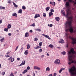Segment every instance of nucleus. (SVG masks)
I'll use <instances>...</instances> for the list:
<instances>
[{
    "mask_svg": "<svg viewBox=\"0 0 76 76\" xmlns=\"http://www.w3.org/2000/svg\"><path fill=\"white\" fill-rule=\"evenodd\" d=\"M66 8L67 9V14L66 15V18H67L68 19H69L70 21L67 22L66 23V26H71V24L72 23V20H73V16H71L70 17L69 15H70V13L69 11L70 10V9L69 8V2H66V4H65Z\"/></svg>",
    "mask_w": 76,
    "mask_h": 76,
    "instance_id": "f257e3e1",
    "label": "nucleus"
},
{
    "mask_svg": "<svg viewBox=\"0 0 76 76\" xmlns=\"http://www.w3.org/2000/svg\"><path fill=\"white\" fill-rule=\"evenodd\" d=\"M75 70H76V68H75V66L72 67L69 69V72L72 75H76V72H74Z\"/></svg>",
    "mask_w": 76,
    "mask_h": 76,
    "instance_id": "f03ea898",
    "label": "nucleus"
},
{
    "mask_svg": "<svg viewBox=\"0 0 76 76\" xmlns=\"http://www.w3.org/2000/svg\"><path fill=\"white\" fill-rule=\"evenodd\" d=\"M54 63L55 64H59L60 63V60L59 59H56L54 61Z\"/></svg>",
    "mask_w": 76,
    "mask_h": 76,
    "instance_id": "7ed1b4c3",
    "label": "nucleus"
},
{
    "mask_svg": "<svg viewBox=\"0 0 76 76\" xmlns=\"http://www.w3.org/2000/svg\"><path fill=\"white\" fill-rule=\"evenodd\" d=\"M25 61L24 60L22 61L21 64L19 65V66H23V65H25Z\"/></svg>",
    "mask_w": 76,
    "mask_h": 76,
    "instance_id": "20e7f679",
    "label": "nucleus"
},
{
    "mask_svg": "<svg viewBox=\"0 0 76 76\" xmlns=\"http://www.w3.org/2000/svg\"><path fill=\"white\" fill-rule=\"evenodd\" d=\"M42 35L44 37H46V38H48V39H51V38H50V37H49V36L47 35L42 34Z\"/></svg>",
    "mask_w": 76,
    "mask_h": 76,
    "instance_id": "39448f33",
    "label": "nucleus"
},
{
    "mask_svg": "<svg viewBox=\"0 0 76 76\" xmlns=\"http://www.w3.org/2000/svg\"><path fill=\"white\" fill-rule=\"evenodd\" d=\"M69 61H71L72 60V56L71 55H69Z\"/></svg>",
    "mask_w": 76,
    "mask_h": 76,
    "instance_id": "423d86ee",
    "label": "nucleus"
},
{
    "mask_svg": "<svg viewBox=\"0 0 76 76\" xmlns=\"http://www.w3.org/2000/svg\"><path fill=\"white\" fill-rule=\"evenodd\" d=\"M34 69H37V70H40V68L37 66H34Z\"/></svg>",
    "mask_w": 76,
    "mask_h": 76,
    "instance_id": "0eeeda50",
    "label": "nucleus"
},
{
    "mask_svg": "<svg viewBox=\"0 0 76 76\" xmlns=\"http://www.w3.org/2000/svg\"><path fill=\"white\" fill-rule=\"evenodd\" d=\"M39 17H40V15L39 14H36L34 17V18L36 19V18H38Z\"/></svg>",
    "mask_w": 76,
    "mask_h": 76,
    "instance_id": "6e6552de",
    "label": "nucleus"
},
{
    "mask_svg": "<svg viewBox=\"0 0 76 76\" xmlns=\"http://www.w3.org/2000/svg\"><path fill=\"white\" fill-rule=\"evenodd\" d=\"M55 19L57 22H59L60 20V18L58 17H56L55 18Z\"/></svg>",
    "mask_w": 76,
    "mask_h": 76,
    "instance_id": "1a4fd4ad",
    "label": "nucleus"
},
{
    "mask_svg": "<svg viewBox=\"0 0 76 76\" xmlns=\"http://www.w3.org/2000/svg\"><path fill=\"white\" fill-rule=\"evenodd\" d=\"M50 4H52L53 6H55V4H56V3L54 2H52V1H50Z\"/></svg>",
    "mask_w": 76,
    "mask_h": 76,
    "instance_id": "9d476101",
    "label": "nucleus"
},
{
    "mask_svg": "<svg viewBox=\"0 0 76 76\" xmlns=\"http://www.w3.org/2000/svg\"><path fill=\"white\" fill-rule=\"evenodd\" d=\"M29 33L26 32L25 34V37H29Z\"/></svg>",
    "mask_w": 76,
    "mask_h": 76,
    "instance_id": "9b49d317",
    "label": "nucleus"
},
{
    "mask_svg": "<svg viewBox=\"0 0 76 76\" xmlns=\"http://www.w3.org/2000/svg\"><path fill=\"white\" fill-rule=\"evenodd\" d=\"M69 31L71 33H72L73 32V29L72 27H71L69 29Z\"/></svg>",
    "mask_w": 76,
    "mask_h": 76,
    "instance_id": "f8f14e48",
    "label": "nucleus"
},
{
    "mask_svg": "<svg viewBox=\"0 0 76 76\" xmlns=\"http://www.w3.org/2000/svg\"><path fill=\"white\" fill-rule=\"evenodd\" d=\"M53 12H50L49 13V16L50 18L51 16H53Z\"/></svg>",
    "mask_w": 76,
    "mask_h": 76,
    "instance_id": "ddd939ff",
    "label": "nucleus"
},
{
    "mask_svg": "<svg viewBox=\"0 0 76 76\" xmlns=\"http://www.w3.org/2000/svg\"><path fill=\"white\" fill-rule=\"evenodd\" d=\"M61 13L63 15V16H66V15L65 14V12L64 10H61Z\"/></svg>",
    "mask_w": 76,
    "mask_h": 76,
    "instance_id": "4468645a",
    "label": "nucleus"
},
{
    "mask_svg": "<svg viewBox=\"0 0 76 76\" xmlns=\"http://www.w3.org/2000/svg\"><path fill=\"white\" fill-rule=\"evenodd\" d=\"M13 16H15V17H17L18 16V15L16 13L14 12L13 14L12 15Z\"/></svg>",
    "mask_w": 76,
    "mask_h": 76,
    "instance_id": "2eb2a0df",
    "label": "nucleus"
},
{
    "mask_svg": "<svg viewBox=\"0 0 76 76\" xmlns=\"http://www.w3.org/2000/svg\"><path fill=\"white\" fill-rule=\"evenodd\" d=\"M12 3L13 4L14 7H16V8L18 7V5H17L15 3V2H13Z\"/></svg>",
    "mask_w": 76,
    "mask_h": 76,
    "instance_id": "dca6fc26",
    "label": "nucleus"
},
{
    "mask_svg": "<svg viewBox=\"0 0 76 76\" xmlns=\"http://www.w3.org/2000/svg\"><path fill=\"white\" fill-rule=\"evenodd\" d=\"M28 72V70L27 69H25L22 72L23 74H25L26 73Z\"/></svg>",
    "mask_w": 76,
    "mask_h": 76,
    "instance_id": "f3484780",
    "label": "nucleus"
},
{
    "mask_svg": "<svg viewBox=\"0 0 76 76\" xmlns=\"http://www.w3.org/2000/svg\"><path fill=\"white\" fill-rule=\"evenodd\" d=\"M7 27L8 29H10V28H11V27H12V25H11V24H9L8 25Z\"/></svg>",
    "mask_w": 76,
    "mask_h": 76,
    "instance_id": "a211bd4d",
    "label": "nucleus"
},
{
    "mask_svg": "<svg viewBox=\"0 0 76 76\" xmlns=\"http://www.w3.org/2000/svg\"><path fill=\"white\" fill-rule=\"evenodd\" d=\"M18 13H20L21 14H22V10L20 9L19 10Z\"/></svg>",
    "mask_w": 76,
    "mask_h": 76,
    "instance_id": "6ab92c4d",
    "label": "nucleus"
},
{
    "mask_svg": "<svg viewBox=\"0 0 76 76\" xmlns=\"http://www.w3.org/2000/svg\"><path fill=\"white\" fill-rule=\"evenodd\" d=\"M59 42H60V43H61V44L64 43V40L63 39H61L60 41H59Z\"/></svg>",
    "mask_w": 76,
    "mask_h": 76,
    "instance_id": "aec40b11",
    "label": "nucleus"
},
{
    "mask_svg": "<svg viewBox=\"0 0 76 76\" xmlns=\"http://www.w3.org/2000/svg\"><path fill=\"white\" fill-rule=\"evenodd\" d=\"M24 54L25 55H27L28 54V50H26L24 52Z\"/></svg>",
    "mask_w": 76,
    "mask_h": 76,
    "instance_id": "412c9836",
    "label": "nucleus"
},
{
    "mask_svg": "<svg viewBox=\"0 0 76 76\" xmlns=\"http://www.w3.org/2000/svg\"><path fill=\"white\" fill-rule=\"evenodd\" d=\"M0 9L4 10L5 9V7H2V6H0Z\"/></svg>",
    "mask_w": 76,
    "mask_h": 76,
    "instance_id": "4be33fe9",
    "label": "nucleus"
},
{
    "mask_svg": "<svg viewBox=\"0 0 76 76\" xmlns=\"http://www.w3.org/2000/svg\"><path fill=\"white\" fill-rule=\"evenodd\" d=\"M49 47L50 48H53L54 47V46L53 45L50 44L49 46Z\"/></svg>",
    "mask_w": 76,
    "mask_h": 76,
    "instance_id": "5701e85b",
    "label": "nucleus"
},
{
    "mask_svg": "<svg viewBox=\"0 0 76 76\" xmlns=\"http://www.w3.org/2000/svg\"><path fill=\"white\" fill-rule=\"evenodd\" d=\"M4 38L3 37V38L1 39L0 40V41L1 42H3V41H4Z\"/></svg>",
    "mask_w": 76,
    "mask_h": 76,
    "instance_id": "b1692460",
    "label": "nucleus"
},
{
    "mask_svg": "<svg viewBox=\"0 0 76 76\" xmlns=\"http://www.w3.org/2000/svg\"><path fill=\"white\" fill-rule=\"evenodd\" d=\"M50 7H47L45 9L46 10V11H48V10H49L50 9Z\"/></svg>",
    "mask_w": 76,
    "mask_h": 76,
    "instance_id": "393cba45",
    "label": "nucleus"
},
{
    "mask_svg": "<svg viewBox=\"0 0 76 76\" xmlns=\"http://www.w3.org/2000/svg\"><path fill=\"white\" fill-rule=\"evenodd\" d=\"M41 48V47H40L39 46H37V47H36L34 48L35 49H36V50H37V49H38L39 48Z\"/></svg>",
    "mask_w": 76,
    "mask_h": 76,
    "instance_id": "a878e982",
    "label": "nucleus"
},
{
    "mask_svg": "<svg viewBox=\"0 0 76 76\" xmlns=\"http://www.w3.org/2000/svg\"><path fill=\"white\" fill-rule=\"evenodd\" d=\"M9 30V29L8 28H6L4 29V31H6V32H8V31Z\"/></svg>",
    "mask_w": 76,
    "mask_h": 76,
    "instance_id": "bb28decb",
    "label": "nucleus"
},
{
    "mask_svg": "<svg viewBox=\"0 0 76 76\" xmlns=\"http://www.w3.org/2000/svg\"><path fill=\"white\" fill-rule=\"evenodd\" d=\"M46 71H50V69L49 67H47L46 69Z\"/></svg>",
    "mask_w": 76,
    "mask_h": 76,
    "instance_id": "cd10ccee",
    "label": "nucleus"
},
{
    "mask_svg": "<svg viewBox=\"0 0 76 76\" xmlns=\"http://www.w3.org/2000/svg\"><path fill=\"white\" fill-rule=\"evenodd\" d=\"M31 26H33V27H34V26H35V23H33L31 25H30Z\"/></svg>",
    "mask_w": 76,
    "mask_h": 76,
    "instance_id": "c85d7f7f",
    "label": "nucleus"
},
{
    "mask_svg": "<svg viewBox=\"0 0 76 76\" xmlns=\"http://www.w3.org/2000/svg\"><path fill=\"white\" fill-rule=\"evenodd\" d=\"M30 48V45L29 44H28L27 45V49H29Z\"/></svg>",
    "mask_w": 76,
    "mask_h": 76,
    "instance_id": "c756f323",
    "label": "nucleus"
},
{
    "mask_svg": "<svg viewBox=\"0 0 76 76\" xmlns=\"http://www.w3.org/2000/svg\"><path fill=\"white\" fill-rule=\"evenodd\" d=\"M62 54H63V55H65L66 54V52L65 51H63L61 53Z\"/></svg>",
    "mask_w": 76,
    "mask_h": 76,
    "instance_id": "7c9ffc66",
    "label": "nucleus"
},
{
    "mask_svg": "<svg viewBox=\"0 0 76 76\" xmlns=\"http://www.w3.org/2000/svg\"><path fill=\"white\" fill-rule=\"evenodd\" d=\"M43 16L44 17V18H45V17H46V14L43 13Z\"/></svg>",
    "mask_w": 76,
    "mask_h": 76,
    "instance_id": "2f4dec72",
    "label": "nucleus"
},
{
    "mask_svg": "<svg viewBox=\"0 0 76 76\" xmlns=\"http://www.w3.org/2000/svg\"><path fill=\"white\" fill-rule=\"evenodd\" d=\"M36 30L37 31H39V32H40L41 30H40L39 28H37L36 29Z\"/></svg>",
    "mask_w": 76,
    "mask_h": 76,
    "instance_id": "473e14b6",
    "label": "nucleus"
},
{
    "mask_svg": "<svg viewBox=\"0 0 76 76\" xmlns=\"http://www.w3.org/2000/svg\"><path fill=\"white\" fill-rule=\"evenodd\" d=\"M48 26H49V27H52V26H53V24H50V25L48 24Z\"/></svg>",
    "mask_w": 76,
    "mask_h": 76,
    "instance_id": "72a5a7b5",
    "label": "nucleus"
},
{
    "mask_svg": "<svg viewBox=\"0 0 76 76\" xmlns=\"http://www.w3.org/2000/svg\"><path fill=\"white\" fill-rule=\"evenodd\" d=\"M50 12H51V13H53V12H54V10L53 9H51L50 10Z\"/></svg>",
    "mask_w": 76,
    "mask_h": 76,
    "instance_id": "f704fd0d",
    "label": "nucleus"
},
{
    "mask_svg": "<svg viewBox=\"0 0 76 76\" xmlns=\"http://www.w3.org/2000/svg\"><path fill=\"white\" fill-rule=\"evenodd\" d=\"M37 40H38V38H35L34 39V41H37Z\"/></svg>",
    "mask_w": 76,
    "mask_h": 76,
    "instance_id": "c9c22d12",
    "label": "nucleus"
},
{
    "mask_svg": "<svg viewBox=\"0 0 76 76\" xmlns=\"http://www.w3.org/2000/svg\"><path fill=\"white\" fill-rule=\"evenodd\" d=\"M13 73L11 72V74L10 75V76H14V75L13 74Z\"/></svg>",
    "mask_w": 76,
    "mask_h": 76,
    "instance_id": "e433bc0d",
    "label": "nucleus"
},
{
    "mask_svg": "<svg viewBox=\"0 0 76 76\" xmlns=\"http://www.w3.org/2000/svg\"><path fill=\"white\" fill-rule=\"evenodd\" d=\"M15 60V59L14 58H11V62H12L13 61Z\"/></svg>",
    "mask_w": 76,
    "mask_h": 76,
    "instance_id": "4c0bfd02",
    "label": "nucleus"
},
{
    "mask_svg": "<svg viewBox=\"0 0 76 76\" xmlns=\"http://www.w3.org/2000/svg\"><path fill=\"white\" fill-rule=\"evenodd\" d=\"M42 42H39V46H41L42 45Z\"/></svg>",
    "mask_w": 76,
    "mask_h": 76,
    "instance_id": "58836bf2",
    "label": "nucleus"
},
{
    "mask_svg": "<svg viewBox=\"0 0 76 76\" xmlns=\"http://www.w3.org/2000/svg\"><path fill=\"white\" fill-rule=\"evenodd\" d=\"M22 9H23L24 10H25V9H26V7L24 6H23L22 7Z\"/></svg>",
    "mask_w": 76,
    "mask_h": 76,
    "instance_id": "ea45409f",
    "label": "nucleus"
},
{
    "mask_svg": "<svg viewBox=\"0 0 76 76\" xmlns=\"http://www.w3.org/2000/svg\"><path fill=\"white\" fill-rule=\"evenodd\" d=\"M62 71H63V69H60V70H59V73H61V72H62Z\"/></svg>",
    "mask_w": 76,
    "mask_h": 76,
    "instance_id": "a19ab883",
    "label": "nucleus"
},
{
    "mask_svg": "<svg viewBox=\"0 0 76 76\" xmlns=\"http://www.w3.org/2000/svg\"><path fill=\"white\" fill-rule=\"evenodd\" d=\"M6 57H10V56L9 55H5Z\"/></svg>",
    "mask_w": 76,
    "mask_h": 76,
    "instance_id": "79ce46f5",
    "label": "nucleus"
},
{
    "mask_svg": "<svg viewBox=\"0 0 76 76\" xmlns=\"http://www.w3.org/2000/svg\"><path fill=\"white\" fill-rule=\"evenodd\" d=\"M7 3H9L10 4V3H11V1L10 0L8 1Z\"/></svg>",
    "mask_w": 76,
    "mask_h": 76,
    "instance_id": "37998d69",
    "label": "nucleus"
},
{
    "mask_svg": "<svg viewBox=\"0 0 76 76\" xmlns=\"http://www.w3.org/2000/svg\"><path fill=\"white\" fill-rule=\"evenodd\" d=\"M27 70H29V69H30V67L29 66H28L27 68Z\"/></svg>",
    "mask_w": 76,
    "mask_h": 76,
    "instance_id": "c03bdc74",
    "label": "nucleus"
},
{
    "mask_svg": "<svg viewBox=\"0 0 76 76\" xmlns=\"http://www.w3.org/2000/svg\"><path fill=\"white\" fill-rule=\"evenodd\" d=\"M19 47V46H18L16 48V49H15V51H16L18 50V48Z\"/></svg>",
    "mask_w": 76,
    "mask_h": 76,
    "instance_id": "a18cd8bd",
    "label": "nucleus"
},
{
    "mask_svg": "<svg viewBox=\"0 0 76 76\" xmlns=\"http://www.w3.org/2000/svg\"><path fill=\"white\" fill-rule=\"evenodd\" d=\"M69 29H66V32H68L69 31Z\"/></svg>",
    "mask_w": 76,
    "mask_h": 76,
    "instance_id": "49530a36",
    "label": "nucleus"
},
{
    "mask_svg": "<svg viewBox=\"0 0 76 76\" xmlns=\"http://www.w3.org/2000/svg\"><path fill=\"white\" fill-rule=\"evenodd\" d=\"M56 75H57V73H54V76H56Z\"/></svg>",
    "mask_w": 76,
    "mask_h": 76,
    "instance_id": "de8ad7c7",
    "label": "nucleus"
},
{
    "mask_svg": "<svg viewBox=\"0 0 76 76\" xmlns=\"http://www.w3.org/2000/svg\"><path fill=\"white\" fill-rule=\"evenodd\" d=\"M8 35H9V36H11V35H12V34L9 33L8 34Z\"/></svg>",
    "mask_w": 76,
    "mask_h": 76,
    "instance_id": "09e8293b",
    "label": "nucleus"
},
{
    "mask_svg": "<svg viewBox=\"0 0 76 76\" xmlns=\"http://www.w3.org/2000/svg\"><path fill=\"white\" fill-rule=\"evenodd\" d=\"M42 49H40L39 50V51L40 52H42Z\"/></svg>",
    "mask_w": 76,
    "mask_h": 76,
    "instance_id": "8fccbe9b",
    "label": "nucleus"
},
{
    "mask_svg": "<svg viewBox=\"0 0 76 76\" xmlns=\"http://www.w3.org/2000/svg\"><path fill=\"white\" fill-rule=\"evenodd\" d=\"M2 23V20H0V24Z\"/></svg>",
    "mask_w": 76,
    "mask_h": 76,
    "instance_id": "3c124183",
    "label": "nucleus"
},
{
    "mask_svg": "<svg viewBox=\"0 0 76 76\" xmlns=\"http://www.w3.org/2000/svg\"><path fill=\"white\" fill-rule=\"evenodd\" d=\"M30 32H31V33H32V32H33V31H32V30H31L30 31Z\"/></svg>",
    "mask_w": 76,
    "mask_h": 76,
    "instance_id": "603ef678",
    "label": "nucleus"
},
{
    "mask_svg": "<svg viewBox=\"0 0 76 76\" xmlns=\"http://www.w3.org/2000/svg\"><path fill=\"white\" fill-rule=\"evenodd\" d=\"M72 64V63L70 62H69L68 63V64L69 65H70V64Z\"/></svg>",
    "mask_w": 76,
    "mask_h": 76,
    "instance_id": "864d4df0",
    "label": "nucleus"
},
{
    "mask_svg": "<svg viewBox=\"0 0 76 76\" xmlns=\"http://www.w3.org/2000/svg\"><path fill=\"white\" fill-rule=\"evenodd\" d=\"M7 54L9 55V54H10V52H8L6 53Z\"/></svg>",
    "mask_w": 76,
    "mask_h": 76,
    "instance_id": "5fc2aeb1",
    "label": "nucleus"
},
{
    "mask_svg": "<svg viewBox=\"0 0 76 76\" xmlns=\"http://www.w3.org/2000/svg\"><path fill=\"white\" fill-rule=\"evenodd\" d=\"M12 56H11L10 58H8V60H10L11 59H12Z\"/></svg>",
    "mask_w": 76,
    "mask_h": 76,
    "instance_id": "6e6d98bb",
    "label": "nucleus"
},
{
    "mask_svg": "<svg viewBox=\"0 0 76 76\" xmlns=\"http://www.w3.org/2000/svg\"><path fill=\"white\" fill-rule=\"evenodd\" d=\"M69 2H71L72 1V0H68Z\"/></svg>",
    "mask_w": 76,
    "mask_h": 76,
    "instance_id": "4d7b16f0",
    "label": "nucleus"
},
{
    "mask_svg": "<svg viewBox=\"0 0 76 76\" xmlns=\"http://www.w3.org/2000/svg\"><path fill=\"white\" fill-rule=\"evenodd\" d=\"M17 60H18V61L20 60V58H17Z\"/></svg>",
    "mask_w": 76,
    "mask_h": 76,
    "instance_id": "13d9d810",
    "label": "nucleus"
},
{
    "mask_svg": "<svg viewBox=\"0 0 76 76\" xmlns=\"http://www.w3.org/2000/svg\"><path fill=\"white\" fill-rule=\"evenodd\" d=\"M3 75H5V72H3Z\"/></svg>",
    "mask_w": 76,
    "mask_h": 76,
    "instance_id": "bf43d9fd",
    "label": "nucleus"
},
{
    "mask_svg": "<svg viewBox=\"0 0 76 76\" xmlns=\"http://www.w3.org/2000/svg\"><path fill=\"white\" fill-rule=\"evenodd\" d=\"M33 76H35V74L34 73H33Z\"/></svg>",
    "mask_w": 76,
    "mask_h": 76,
    "instance_id": "052dcab7",
    "label": "nucleus"
},
{
    "mask_svg": "<svg viewBox=\"0 0 76 76\" xmlns=\"http://www.w3.org/2000/svg\"><path fill=\"white\" fill-rule=\"evenodd\" d=\"M47 56H50V54L47 53Z\"/></svg>",
    "mask_w": 76,
    "mask_h": 76,
    "instance_id": "680f3d73",
    "label": "nucleus"
},
{
    "mask_svg": "<svg viewBox=\"0 0 76 76\" xmlns=\"http://www.w3.org/2000/svg\"><path fill=\"white\" fill-rule=\"evenodd\" d=\"M44 57V55H42V56L41 57Z\"/></svg>",
    "mask_w": 76,
    "mask_h": 76,
    "instance_id": "e2e57ef3",
    "label": "nucleus"
},
{
    "mask_svg": "<svg viewBox=\"0 0 76 76\" xmlns=\"http://www.w3.org/2000/svg\"><path fill=\"white\" fill-rule=\"evenodd\" d=\"M71 63H74V61H72Z\"/></svg>",
    "mask_w": 76,
    "mask_h": 76,
    "instance_id": "0e129e2a",
    "label": "nucleus"
},
{
    "mask_svg": "<svg viewBox=\"0 0 76 76\" xmlns=\"http://www.w3.org/2000/svg\"><path fill=\"white\" fill-rule=\"evenodd\" d=\"M57 48H59V49H60L61 48L60 47H57Z\"/></svg>",
    "mask_w": 76,
    "mask_h": 76,
    "instance_id": "69168bd1",
    "label": "nucleus"
},
{
    "mask_svg": "<svg viewBox=\"0 0 76 76\" xmlns=\"http://www.w3.org/2000/svg\"><path fill=\"white\" fill-rule=\"evenodd\" d=\"M15 74H16V73H17V71H15Z\"/></svg>",
    "mask_w": 76,
    "mask_h": 76,
    "instance_id": "338daca9",
    "label": "nucleus"
},
{
    "mask_svg": "<svg viewBox=\"0 0 76 76\" xmlns=\"http://www.w3.org/2000/svg\"><path fill=\"white\" fill-rule=\"evenodd\" d=\"M21 49L22 51L23 50V47Z\"/></svg>",
    "mask_w": 76,
    "mask_h": 76,
    "instance_id": "774afa93",
    "label": "nucleus"
}]
</instances>
